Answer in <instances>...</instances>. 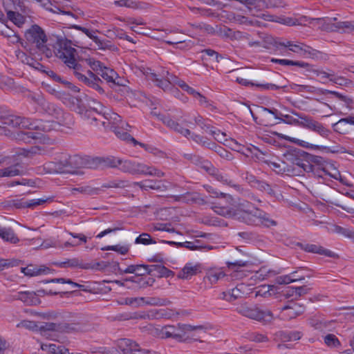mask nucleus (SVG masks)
<instances>
[{
  "label": "nucleus",
  "mask_w": 354,
  "mask_h": 354,
  "mask_svg": "<svg viewBox=\"0 0 354 354\" xmlns=\"http://www.w3.org/2000/svg\"><path fill=\"white\" fill-rule=\"evenodd\" d=\"M0 110V120L4 124L43 132L50 131L53 129V124L49 121L15 115L5 106H1Z\"/></svg>",
  "instance_id": "nucleus-3"
},
{
  "label": "nucleus",
  "mask_w": 354,
  "mask_h": 354,
  "mask_svg": "<svg viewBox=\"0 0 354 354\" xmlns=\"http://www.w3.org/2000/svg\"><path fill=\"white\" fill-rule=\"evenodd\" d=\"M94 106H90L84 112L82 111L81 114H82L84 118L91 120V124H93V122H100L105 127L106 122L102 120V112L104 110V106L100 102H94Z\"/></svg>",
  "instance_id": "nucleus-19"
},
{
  "label": "nucleus",
  "mask_w": 354,
  "mask_h": 354,
  "mask_svg": "<svg viewBox=\"0 0 354 354\" xmlns=\"http://www.w3.org/2000/svg\"><path fill=\"white\" fill-rule=\"evenodd\" d=\"M304 279V276H298V278H292L290 274L279 276L276 279V281L278 284H288L297 281Z\"/></svg>",
  "instance_id": "nucleus-57"
},
{
  "label": "nucleus",
  "mask_w": 354,
  "mask_h": 354,
  "mask_svg": "<svg viewBox=\"0 0 354 354\" xmlns=\"http://www.w3.org/2000/svg\"><path fill=\"white\" fill-rule=\"evenodd\" d=\"M21 272L26 276L33 277L41 274H46L50 272V269L45 266L37 267L35 265H28L27 267L21 268Z\"/></svg>",
  "instance_id": "nucleus-28"
},
{
  "label": "nucleus",
  "mask_w": 354,
  "mask_h": 354,
  "mask_svg": "<svg viewBox=\"0 0 354 354\" xmlns=\"http://www.w3.org/2000/svg\"><path fill=\"white\" fill-rule=\"evenodd\" d=\"M148 274L157 277H169L174 274L173 271L162 265H149Z\"/></svg>",
  "instance_id": "nucleus-31"
},
{
  "label": "nucleus",
  "mask_w": 354,
  "mask_h": 354,
  "mask_svg": "<svg viewBox=\"0 0 354 354\" xmlns=\"http://www.w3.org/2000/svg\"><path fill=\"white\" fill-rule=\"evenodd\" d=\"M200 264H193L192 263H187L184 268L178 272V277L180 279H188L192 276L196 275L201 272Z\"/></svg>",
  "instance_id": "nucleus-27"
},
{
  "label": "nucleus",
  "mask_w": 354,
  "mask_h": 354,
  "mask_svg": "<svg viewBox=\"0 0 354 354\" xmlns=\"http://www.w3.org/2000/svg\"><path fill=\"white\" fill-rule=\"evenodd\" d=\"M130 247L129 245H108L102 248V250H113L120 254L124 255L128 253L129 251Z\"/></svg>",
  "instance_id": "nucleus-53"
},
{
  "label": "nucleus",
  "mask_w": 354,
  "mask_h": 354,
  "mask_svg": "<svg viewBox=\"0 0 354 354\" xmlns=\"http://www.w3.org/2000/svg\"><path fill=\"white\" fill-rule=\"evenodd\" d=\"M158 117L159 120H160L167 127L188 139H192L196 143L201 145L202 147H205L209 140L207 138L196 134L187 128H183L178 121L173 120L169 115H159Z\"/></svg>",
  "instance_id": "nucleus-7"
},
{
  "label": "nucleus",
  "mask_w": 354,
  "mask_h": 354,
  "mask_svg": "<svg viewBox=\"0 0 354 354\" xmlns=\"http://www.w3.org/2000/svg\"><path fill=\"white\" fill-rule=\"evenodd\" d=\"M297 245L299 247L300 249L304 250L306 252L318 254L330 257H332L335 255L333 252L325 249L322 246L317 244L297 243Z\"/></svg>",
  "instance_id": "nucleus-23"
},
{
  "label": "nucleus",
  "mask_w": 354,
  "mask_h": 354,
  "mask_svg": "<svg viewBox=\"0 0 354 354\" xmlns=\"http://www.w3.org/2000/svg\"><path fill=\"white\" fill-rule=\"evenodd\" d=\"M203 168L217 181L234 187L239 192H243V189L240 185L235 184L227 174L219 171L217 168L214 167L211 162L205 161L203 165Z\"/></svg>",
  "instance_id": "nucleus-12"
},
{
  "label": "nucleus",
  "mask_w": 354,
  "mask_h": 354,
  "mask_svg": "<svg viewBox=\"0 0 354 354\" xmlns=\"http://www.w3.org/2000/svg\"><path fill=\"white\" fill-rule=\"evenodd\" d=\"M94 42L97 44L99 49L101 50H109L111 51H118V48L115 45L112 44L111 41L102 40L98 37L97 39L94 41Z\"/></svg>",
  "instance_id": "nucleus-51"
},
{
  "label": "nucleus",
  "mask_w": 354,
  "mask_h": 354,
  "mask_svg": "<svg viewBox=\"0 0 354 354\" xmlns=\"http://www.w3.org/2000/svg\"><path fill=\"white\" fill-rule=\"evenodd\" d=\"M254 187L261 192H265L271 196L274 194V192L271 188V186L266 181L258 180L256 185H254Z\"/></svg>",
  "instance_id": "nucleus-62"
},
{
  "label": "nucleus",
  "mask_w": 354,
  "mask_h": 354,
  "mask_svg": "<svg viewBox=\"0 0 354 354\" xmlns=\"http://www.w3.org/2000/svg\"><path fill=\"white\" fill-rule=\"evenodd\" d=\"M25 37L27 41L35 44L37 49H44L47 41L46 35L44 30L36 24L31 26L26 30Z\"/></svg>",
  "instance_id": "nucleus-11"
},
{
  "label": "nucleus",
  "mask_w": 354,
  "mask_h": 354,
  "mask_svg": "<svg viewBox=\"0 0 354 354\" xmlns=\"http://www.w3.org/2000/svg\"><path fill=\"white\" fill-rule=\"evenodd\" d=\"M53 48L56 57L64 64L71 74L99 94L104 93L101 86L103 82L92 71L85 70L82 63L79 62V59H77V50L72 47L70 40L62 37H57Z\"/></svg>",
  "instance_id": "nucleus-1"
},
{
  "label": "nucleus",
  "mask_w": 354,
  "mask_h": 354,
  "mask_svg": "<svg viewBox=\"0 0 354 354\" xmlns=\"http://www.w3.org/2000/svg\"><path fill=\"white\" fill-rule=\"evenodd\" d=\"M174 326H167L162 330V334L164 337L174 338L176 339H180V335L176 334L174 332Z\"/></svg>",
  "instance_id": "nucleus-64"
},
{
  "label": "nucleus",
  "mask_w": 354,
  "mask_h": 354,
  "mask_svg": "<svg viewBox=\"0 0 354 354\" xmlns=\"http://www.w3.org/2000/svg\"><path fill=\"white\" fill-rule=\"evenodd\" d=\"M284 158L288 162V166L293 168L297 174L294 176H299L303 172L308 174L310 169V163L307 161V158L302 159L297 154L294 153H288L284 154Z\"/></svg>",
  "instance_id": "nucleus-13"
},
{
  "label": "nucleus",
  "mask_w": 354,
  "mask_h": 354,
  "mask_svg": "<svg viewBox=\"0 0 354 354\" xmlns=\"http://www.w3.org/2000/svg\"><path fill=\"white\" fill-rule=\"evenodd\" d=\"M304 158H307V161L310 163L308 176H314L318 178H323L325 176H330L334 178H337L335 175H331L328 171V162L324 158L318 156L310 154L303 152L301 154Z\"/></svg>",
  "instance_id": "nucleus-8"
},
{
  "label": "nucleus",
  "mask_w": 354,
  "mask_h": 354,
  "mask_svg": "<svg viewBox=\"0 0 354 354\" xmlns=\"http://www.w3.org/2000/svg\"><path fill=\"white\" fill-rule=\"evenodd\" d=\"M324 344L330 348H339L341 343L335 335L328 333L324 336Z\"/></svg>",
  "instance_id": "nucleus-50"
},
{
  "label": "nucleus",
  "mask_w": 354,
  "mask_h": 354,
  "mask_svg": "<svg viewBox=\"0 0 354 354\" xmlns=\"http://www.w3.org/2000/svg\"><path fill=\"white\" fill-rule=\"evenodd\" d=\"M41 107L44 112L58 120L59 123H65L71 118L70 113L64 111L55 104L46 101H41Z\"/></svg>",
  "instance_id": "nucleus-14"
},
{
  "label": "nucleus",
  "mask_w": 354,
  "mask_h": 354,
  "mask_svg": "<svg viewBox=\"0 0 354 354\" xmlns=\"http://www.w3.org/2000/svg\"><path fill=\"white\" fill-rule=\"evenodd\" d=\"M334 232L352 240L354 237V230L349 227L335 225Z\"/></svg>",
  "instance_id": "nucleus-58"
},
{
  "label": "nucleus",
  "mask_w": 354,
  "mask_h": 354,
  "mask_svg": "<svg viewBox=\"0 0 354 354\" xmlns=\"http://www.w3.org/2000/svg\"><path fill=\"white\" fill-rule=\"evenodd\" d=\"M54 197H46L43 198H35L31 200H24L21 199L20 201H17L15 203V206L17 208H33L36 206L41 205L47 202H52L53 201Z\"/></svg>",
  "instance_id": "nucleus-24"
},
{
  "label": "nucleus",
  "mask_w": 354,
  "mask_h": 354,
  "mask_svg": "<svg viewBox=\"0 0 354 354\" xmlns=\"http://www.w3.org/2000/svg\"><path fill=\"white\" fill-rule=\"evenodd\" d=\"M54 264L59 268H80L83 269H98V267L100 266V263H97L93 266H91L88 264L83 265L77 258L68 259L65 261L55 262Z\"/></svg>",
  "instance_id": "nucleus-26"
},
{
  "label": "nucleus",
  "mask_w": 354,
  "mask_h": 354,
  "mask_svg": "<svg viewBox=\"0 0 354 354\" xmlns=\"http://www.w3.org/2000/svg\"><path fill=\"white\" fill-rule=\"evenodd\" d=\"M142 73L149 80L154 82L157 86L161 88L164 91H169L172 88L173 82L168 77H162L160 76L161 72L157 74L153 73L151 68H145Z\"/></svg>",
  "instance_id": "nucleus-17"
},
{
  "label": "nucleus",
  "mask_w": 354,
  "mask_h": 354,
  "mask_svg": "<svg viewBox=\"0 0 354 354\" xmlns=\"http://www.w3.org/2000/svg\"><path fill=\"white\" fill-rule=\"evenodd\" d=\"M136 244L149 245L155 244L156 241L151 239V236L147 233H142L135 240Z\"/></svg>",
  "instance_id": "nucleus-63"
},
{
  "label": "nucleus",
  "mask_w": 354,
  "mask_h": 354,
  "mask_svg": "<svg viewBox=\"0 0 354 354\" xmlns=\"http://www.w3.org/2000/svg\"><path fill=\"white\" fill-rule=\"evenodd\" d=\"M10 0H2L3 6L6 12L7 18L8 20L14 22H26L27 19L26 12L21 9V13H19L18 11H14L10 8V3H9Z\"/></svg>",
  "instance_id": "nucleus-22"
},
{
  "label": "nucleus",
  "mask_w": 354,
  "mask_h": 354,
  "mask_svg": "<svg viewBox=\"0 0 354 354\" xmlns=\"http://www.w3.org/2000/svg\"><path fill=\"white\" fill-rule=\"evenodd\" d=\"M58 324L56 323H44L38 326L40 333L46 337L50 336V332H57Z\"/></svg>",
  "instance_id": "nucleus-45"
},
{
  "label": "nucleus",
  "mask_w": 354,
  "mask_h": 354,
  "mask_svg": "<svg viewBox=\"0 0 354 354\" xmlns=\"http://www.w3.org/2000/svg\"><path fill=\"white\" fill-rule=\"evenodd\" d=\"M202 326H192L189 324H178L177 326H175L174 332L176 334L180 335V339L185 336L186 332L193 331L196 329H201Z\"/></svg>",
  "instance_id": "nucleus-48"
},
{
  "label": "nucleus",
  "mask_w": 354,
  "mask_h": 354,
  "mask_svg": "<svg viewBox=\"0 0 354 354\" xmlns=\"http://www.w3.org/2000/svg\"><path fill=\"white\" fill-rule=\"evenodd\" d=\"M66 100L68 101V105L71 107V109L79 113H82V111H84L82 108V100L77 97L68 95Z\"/></svg>",
  "instance_id": "nucleus-43"
},
{
  "label": "nucleus",
  "mask_w": 354,
  "mask_h": 354,
  "mask_svg": "<svg viewBox=\"0 0 354 354\" xmlns=\"http://www.w3.org/2000/svg\"><path fill=\"white\" fill-rule=\"evenodd\" d=\"M128 182L120 179L109 180L102 185V188H124L127 187Z\"/></svg>",
  "instance_id": "nucleus-52"
},
{
  "label": "nucleus",
  "mask_w": 354,
  "mask_h": 354,
  "mask_svg": "<svg viewBox=\"0 0 354 354\" xmlns=\"http://www.w3.org/2000/svg\"><path fill=\"white\" fill-rule=\"evenodd\" d=\"M318 93L320 94L326 95V94H331L335 95L337 98L339 100L344 102L347 106L351 108V104H353V101L351 98L348 97L347 96H345L337 91H330L327 89H318Z\"/></svg>",
  "instance_id": "nucleus-42"
},
{
  "label": "nucleus",
  "mask_w": 354,
  "mask_h": 354,
  "mask_svg": "<svg viewBox=\"0 0 354 354\" xmlns=\"http://www.w3.org/2000/svg\"><path fill=\"white\" fill-rule=\"evenodd\" d=\"M268 166L278 174H286L288 176H294L297 174L295 170L288 166V162L286 160H280L279 162L267 161Z\"/></svg>",
  "instance_id": "nucleus-20"
},
{
  "label": "nucleus",
  "mask_w": 354,
  "mask_h": 354,
  "mask_svg": "<svg viewBox=\"0 0 354 354\" xmlns=\"http://www.w3.org/2000/svg\"><path fill=\"white\" fill-rule=\"evenodd\" d=\"M346 25L343 24H322V26L318 28L321 30L326 32H348L345 31Z\"/></svg>",
  "instance_id": "nucleus-39"
},
{
  "label": "nucleus",
  "mask_w": 354,
  "mask_h": 354,
  "mask_svg": "<svg viewBox=\"0 0 354 354\" xmlns=\"http://www.w3.org/2000/svg\"><path fill=\"white\" fill-rule=\"evenodd\" d=\"M0 237L5 241L16 244L19 239L11 227H5L0 225Z\"/></svg>",
  "instance_id": "nucleus-35"
},
{
  "label": "nucleus",
  "mask_w": 354,
  "mask_h": 354,
  "mask_svg": "<svg viewBox=\"0 0 354 354\" xmlns=\"http://www.w3.org/2000/svg\"><path fill=\"white\" fill-rule=\"evenodd\" d=\"M204 187L212 197L224 198H226L227 201L232 200V196L230 195L224 194L223 192H220L210 185H205Z\"/></svg>",
  "instance_id": "nucleus-56"
},
{
  "label": "nucleus",
  "mask_w": 354,
  "mask_h": 354,
  "mask_svg": "<svg viewBox=\"0 0 354 354\" xmlns=\"http://www.w3.org/2000/svg\"><path fill=\"white\" fill-rule=\"evenodd\" d=\"M310 130L317 132L321 136L324 138L328 137L330 133V130L325 128L322 123L316 120L314 122Z\"/></svg>",
  "instance_id": "nucleus-54"
},
{
  "label": "nucleus",
  "mask_w": 354,
  "mask_h": 354,
  "mask_svg": "<svg viewBox=\"0 0 354 354\" xmlns=\"http://www.w3.org/2000/svg\"><path fill=\"white\" fill-rule=\"evenodd\" d=\"M194 123H192L191 122H189L186 119L180 120L178 119V121H180V124H185L189 127L192 128V126L198 125L201 127L202 130H203L205 132H208L209 129L211 128V126L207 122V120L204 119L202 116L198 115L197 116H195L194 118Z\"/></svg>",
  "instance_id": "nucleus-32"
},
{
  "label": "nucleus",
  "mask_w": 354,
  "mask_h": 354,
  "mask_svg": "<svg viewBox=\"0 0 354 354\" xmlns=\"http://www.w3.org/2000/svg\"><path fill=\"white\" fill-rule=\"evenodd\" d=\"M290 113L299 118V124L297 126L310 130L314 122L315 121L313 118L305 114L298 113L295 110L290 111Z\"/></svg>",
  "instance_id": "nucleus-36"
},
{
  "label": "nucleus",
  "mask_w": 354,
  "mask_h": 354,
  "mask_svg": "<svg viewBox=\"0 0 354 354\" xmlns=\"http://www.w3.org/2000/svg\"><path fill=\"white\" fill-rule=\"evenodd\" d=\"M219 15L221 20L241 21L245 19V17L242 15L231 10H222Z\"/></svg>",
  "instance_id": "nucleus-46"
},
{
  "label": "nucleus",
  "mask_w": 354,
  "mask_h": 354,
  "mask_svg": "<svg viewBox=\"0 0 354 354\" xmlns=\"http://www.w3.org/2000/svg\"><path fill=\"white\" fill-rule=\"evenodd\" d=\"M79 62H82L85 70L88 71L86 68V66H89L93 71L96 72L98 74V72L102 71V68L104 66L102 62L98 60H96L93 57H88L86 59H79Z\"/></svg>",
  "instance_id": "nucleus-37"
},
{
  "label": "nucleus",
  "mask_w": 354,
  "mask_h": 354,
  "mask_svg": "<svg viewBox=\"0 0 354 354\" xmlns=\"http://www.w3.org/2000/svg\"><path fill=\"white\" fill-rule=\"evenodd\" d=\"M241 313L245 317L263 323H270L274 319L273 314L270 310L259 306L243 308Z\"/></svg>",
  "instance_id": "nucleus-9"
},
{
  "label": "nucleus",
  "mask_w": 354,
  "mask_h": 354,
  "mask_svg": "<svg viewBox=\"0 0 354 354\" xmlns=\"http://www.w3.org/2000/svg\"><path fill=\"white\" fill-rule=\"evenodd\" d=\"M10 300H20L27 306H36L41 302L35 292L29 291L18 292L16 295L11 296Z\"/></svg>",
  "instance_id": "nucleus-21"
},
{
  "label": "nucleus",
  "mask_w": 354,
  "mask_h": 354,
  "mask_svg": "<svg viewBox=\"0 0 354 354\" xmlns=\"http://www.w3.org/2000/svg\"><path fill=\"white\" fill-rule=\"evenodd\" d=\"M39 138V133L35 132H19L17 133V139L26 143H30L32 140Z\"/></svg>",
  "instance_id": "nucleus-47"
},
{
  "label": "nucleus",
  "mask_w": 354,
  "mask_h": 354,
  "mask_svg": "<svg viewBox=\"0 0 354 354\" xmlns=\"http://www.w3.org/2000/svg\"><path fill=\"white\" fill-rule=\"evenodd\" d=\"M102 114V120L106 122L105 127L108 124H111V128L113 129V127L120 126L123 123L121 120V117L118 113L111 111L105 106H104Z\"/></svg>",
  "instance_id": "nucleus-25"
},
{
  "label": "nucleus",
  "mask_w": 354,
  "mask_h": 354,
  "mask_svg": "<svg viewBox=\"0 0 354 354\" xmlns=\"http://www.w3.org/2000/svg\"><path fill=\"white\" fill-rule=\"evenodd\" d=\"M147 169V165L133 160L121 159L119 170L124 173H129L133 175H144L145 170Z\"/></svg>",
  "instance_id": "nucleus-16"
},
{
  "label": "nucleus",
  "mask_w": 354,
  "mask_h": 354,
  "mask_svg": "<svg viewBox=\"0 0 354 354\" xmlns=\"http://www.w3.org/2000/svg\"><path fill=\"white\" fill-rule=\"evenodd\" d=\"M121 158L109 156L106 158H95L88 159V168L93 169L100 166H104L119 169Z\"/></svg>",
  "instance_id": "nucleus-18"
},
{
  "label": "nucleus",
  "mask_w": 354,
  "mask_h": 354,
  "mask_svg": "<svg viewBox=\"0 0 354 354\" xmlns=\"http://www.w3.org/2000/svg\"><path fill=\"white\" fill-rule=\"evenodd\" d=\"M234 206V218L246 225L266 227L277 225V221L271 218L269 214L255 207L248 200L239 199Z\"/></svg>",
  "instance_id": "nucleus-2"
},
{
  "label": "nucleus",
  "mask_w": 354,
  "mask_h": 354,
  "mask_svg": "<svg viewBox=\"0 0 354 354\" xmlns=\"http://www.w3.org/2000/svg\"><path fill=\"white\" fill-rule=\"evenodd\" d=\"M41 149L38 146H32L28 149H20L17 155L5 156L3 160V165L0 168V178L14 177L22 176L25 174V169L22 162L19 158L20 156L31 157L35 154H40Z\"/></svg>",
  "instance_id": "nucleus-5"
},
{
  "label": "nucleus",
  "mask_w": 354,
  "mask_h": 354,
  "mask_svg": "<svg viewBox=\"0 0 354 354\" xmlns=\"http://www.w3.org/2000/svg\"><path fill=\"white\" fill-rule=\"evenodd\" d=\"M122 343L127 346V351L131 354H152L151 351L142 348L136 342L129 339H124Z\"/></svg>",
  "instance_id": "nucleus-34"
},
{
  "label": "nucleus",
  "mask_w": 354,
  "mask_h": 354,
  "mask_svg": "<svg viewBox=\"0 0 354 354\" xmlns=\"http://www.w3.org/2000/svg\"><path fill=\"white\" fill-rule=\"evenodd\" d=\"M309 191L315 197L326 203H333L330 194L334 192L328 185L322 183H316L310 185Z\"/></svg>",
  "instance_id": "nucleus-15"
},
{
  "label": "nucleus",
  "mask_w": 354,
  "mask_h": 354,
  "mask_svg": "<svg viewBox=\"0 0 354 354\" xmlns=\"http://www.w3.org/2000/svg\"><path fill=\"white\" fill-rule=\"evenodd\" d=\"M88 159L84 158L78 155L70 156L62 153L57 161L48 162L44 165V169L49 174L68 173L79 174L77 169L88 168Z\"/></svg>",
  "instance_id": "nucleus-4"
},
{
  "label": "nucleus",
  "mask_w": 354,
  "mask_h": 354,
  "mask_svg": "<svg viewBox=\"0 0 354 354\" xmlns=\"http://www.w3.org/2000/svg\"><path fill=\"white\" fill-rule=\"evenodd\" d=\"M98 75H100L104 80H105L107 82H111L115 78H117V73L110 68L104 66L100 72H98Z\"/></svg>",
  "instance_id": "nucleus-49"
},
{
  "label": "nucleus",
  "mask_w": 354,
  "mask_h": 354,
  "mask_svg": "<svg viewBox=\"0 0 354 354\" xmlns=\"http://www.w3.org/2000/svg\"><path fill=\"white\" fill-rule=\"evenodd\" d=\"M297 308H299V306L295 303L285 306L281 308L279 317L285 320L295 318L299 314Z\"/></svg>",
  "instance_id": "nucleus-30"
},
{
  "label": "nucleus",
  "mask_w": 354,
  "mask_h": 354,
  "mask_svg": "<svg viewBox=\"0 0 354 354\" xmlns=\"http://www.w3.org/2000/svg\"><path fill=\"white\" fill-rule=\"evenodd\" d=\"M134 185L140 187L142 190L151 189H160L161 185L160 182L153 181L152 180H146L141 182H136L133 183Z\"/></svg>",
  "instance_id": "nucleus-41"
},
{
  "label": "nucleus",
  "mask_w": 354,
  "mask_h": 354,
  "mask_svg": "<svg viewBox=\"0 0 354 354\" xmlns=\"http://www.w3.org/2000/svg\"><path fill=\"white\" fill-rule=\"evenodd\" d=\"M194 24L196 28L204 29L208 34L217 35L223 38H230L235 37V32L230 28L222 24Z\"/></svg>",
  "instance_id": "nucleus-10"
},
{
  "label": "nucleus",
  "mask_w": 354,
  "mask_h": 354,
  "mask_svg": "<svg viewBox=\"0 0 354 354\" xmlns=\"http://www.w3.org/2000/svg\"><path fill=\"white\" fill-rule=\"evenodd\" d=\"M145 304L150 306H167L170 304V301L165 298L148 297L145 301Z\"/></svg>",
  "instance_id": "nucleus-61"
},
{
  "label": "nucleus",
  "mask_w": 354,
  "mask_h": 354,
  "mask_svg": "<svg viewBox=\"0 0 354 354\" xmlns=\"http://www.w3.org/2000/svg\"><path fill=\"white\" fill-rule=\"evenodd\" d=\"M81 327L76 323H59L58 324L57 332L70 333L79 331Z\"/></svg>",
  "instance_id": "nucleus-40"
},
{
  "label": "nucleus",
  "mask_w": 354,
  "mask_h": 354,
  "mask_svg": "<svg viewBox=\"0 0 354 354\" xmlns=\"http://www.w3.org/2000/svg\"><path fill=\"white\" fill-rule=\"evenodd\" d=\"M266 41L268 44H272L277 47L278 46L289 47L290 50L296 53H299L304 56L311 57L313 59H323L326 57V54L317 50L313 49L310 46H308L304 44H293L291 41H289L286 42H280L278 41L277 38H274L272 36H267Z\"/></svg>",
  "instance_id": "nucleus-6"
},
{
  "label": "nucleus",
  "mask_w": 354,
  "mask_h": 354,
  "mask_svg": "<svg viewBox=\"0 0 354 354\" xmlns=\"http://www.w3.org/2000/svg\"><path fill=\"white\" fill-rule=\"evenodd\" d=\"M160 76L162 77H168L170 80H171V82H173V86L174 85H178L181 88H183V85L186 84L184 81L180 80L176 76H175V75H174L172 74H170L168 71H166V70H164V69H162L161 71Z\"/></svg>",
  "instance_id": "nucleus-60"
},
{
  "label": "nucleus",
  "mask_w": 354,
  "mask_h": 354,
  "mask_svg": "<svg viewBox=\"0 0 354 354\" xmlns=\"http://www.w3.org/2000/svg\"><path fill=\"white\" fill-rule=\"evenodd\" d=\"M113 4L118 7H126L129 8L133 9H146L149 7V4L141 2L136 1L133 0H118L115 1Z\"/></svg>",
  "instance_id": "nucleus-33"
},
{
  "label": "nucleus",
  "mask_w": 354,
  "mask_h": 354,
  "mask_svg": "<svg viewBox=\"0 0 354 354\" xmlns=\"http://www.w3.org/2000/svg\"><path fill=\"white\" fill-rule=\"evenodd\" d=\"M167 315V313L164 309H151L148 311V319H160L161 318L165 317Z\"/></svg>",
  "instance_id": "nucleus-59"
},
{
  "label": "nucleus",
  "mask_w": 354,
  "mask_h": 354,
  "mask_svg": "<svg viewBox=\"0 0 354 354\" xmlns=\"http://www.w3.org/2000/svg\"><path fill=\"white\" fill-rule=\"evenodd\" d=\"M124 126L126 127H129L130 126L128 124H121L120 126L113 127V131L116 135L118 138L122 140H125L127 142H131L133 144L134 146L136 145V143H138V141L136 140L133 136H131L127 131H124ZM125 130H127L125 128Z\"/></svg>",
  "instance_id": "nucleus-29"
},
{
  "label": "nucleus",
  "mask_w": 354,
  "mask_h": 354,
  "mask_svg": "<svg viewBox=\"0 0 354 354\" xmlns=\"http://www.w3.org/2000/svg\"><path fill=\"white\" fill-rule=\"evenodd\" d=\"M310 130L317 132L321 136L324 138L328 137L330 133V130L325 128L322 123L316 120L314 122Z\"/></svg>",
  "instance_id": "nucleus-55"
},
{
  "label": "nucleus",
  "mask_w": 354,
  "mask_h": 354,
  "mask_svg": "<svg viewBox=\"0 0 354 354\" xmlns=\"http://www.w3.org/2000/svg\"><path fill=\"white\" fill-rule=\"evenodd\" d=\"M225 276V273L221 270H211L207 272L204 280L205 281H208L211 284H214L220 279L224 278Z\"/></svg>",
  "instance_id": "nucleus-38"
},
{
  "label": "nucleus",
  "mask_w": 354,
  "mask_h": 354,
  "mask_svg": "<svg viewBox=\"0 0 354 354\" xmlns=\"http://www.w3.org/2000/svg\"><path fill=\"white\" fill-rule=\"evenodd\" d=\"M272 62L274 63H277L281 65H287V66H296L301 68H307V70L309 71V67L310 65L306 62H300V61H292L289 59H272Z\"/></svg>",
  "instance_id": "nucleus-44"
}]
</instances>
